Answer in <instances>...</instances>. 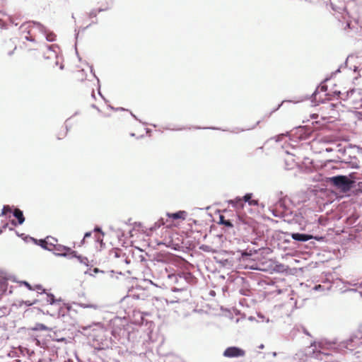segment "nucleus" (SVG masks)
<instances>
[{"instance_id":"nucleus-1","label":"nucleus","mask_w":362,"mask_h":362,"mask_svg":"<svg viewBox=\"0 0 362 362\" xmlns=\"http://www.w3.org/2000/svg\"><path fill=\"white\" fill-rule=\"evenodd\" d=\"M327 182L337 188L348 190L351 188L352 182L344 175H337L327 178Z\"/></svg>"},{"instance_id":"nucleus-2","label":"nucleus","mask_w":362,"mask_h":362,"mask_svg":"<svg viewBox=\"0 0 362 362\" xmlns=\"http://www.w3.org/2000/svg\"><path fill=\"white\" fill-rule=\"evenodd\" d=\"M245 355V351L236 346L228 347L223 352V356L227 358L243 357Z\"/></svg>"},{"instance_id":"nucleus-3","label":"nucleus","mask_w":362,"mask_h":362,"mask_svg":"<svg viewBox=\"0 0 362 362\" xmlns=\"http://www.w3.org/2000/svg\"><path fill=\"white\" fill-rule=\"evenodd\" d=\"M187 213L185 211H179L175 213H167L166 216L175 223H177L179 225V220L184 221L186 219Z\"/></svg>"},{"instance_id":"nucleus-4","label":"nucleus","mask_w":362,"mask_h":362,"mask_svg":"<svg viewBox=\"0 0 362 362\" xmlns=\"http://www.w3.org/2000/svg\"><path fill=\"white\" fill-rule=\"evenodd\" d=\"M55 250L57 251L61 252V254L64 256L69 254V255H71L72 257H77L78 259H79L81 260V262H83L82 257L81 256H77L76 252L71 250V249L70 247L63 246V245H58L55 247Z\"/></svg>"},{"instance_id":"nucleus-5","label":"nucleus","mask_w":362,"mask_h":362,"mask_svg":"<svg viewBox=\"0 0 362 362\" xmlns=\"http://www.w3.org/2000/svg\"><path fill=\"white\" fill-rule=\"evenodd\" d=\"M16 49V45L13 42H9L4 46V51L9 56L12 55Z\"/></svg>"},{"instance_id":"nucleus-6","label":"nucleus","mask_w":362,"mask_h":362,"mask_svg":"<svg viewBox=\"0 0 362 362\" xmlns=\"http://www.w3.org/2000/svg\"><path fill=\"white\" fill-rule=\"evenodd\" d=\"M292 238L295 240L298 241H308L312 238L311 235L301 233H293Z\"/></svg>"},{"instance_id":"nucleus-7","label":"nucleus","mask_w":362,"mask_h":362,"mask_svg":"<svg viewBox=\"0 0 362 362\" xmlns=\"http://www.w3.org/2000/svg\"><path fill=\"white\" fill-rule=\"evenodd\" d=\"M13 214V216L18 219V224L21 225L25 221L23 211L19 209H15Z\"/></svg>"},{"instance_id":"nucleus-8","label":"nucleus","mask_w":362,"mask_h":362,"mask_svg":"<svg viewBox=\"0 0 362 362\" xmlns=\"http://www.w3.org/2000/svg\"><path fill=\"white\" fill-rule=\"evenodd\" d=\"M86 73L83 69H80L74 72V78L78 81H83L86 78Z\"/></svg>"},{"instance_id":"nucleus-9","label":"nucleus","mask_w":362,"mask_h":362,"mask_svg":"<svg viewBox=\"0 0 362 362\" xmlns=\"http://www.w3.org/2000/svg\"><path fill=\"white\" fill-rule=\"evenodd\" d=\"M8 288V281L5 279H0V296H1Z\"/></svg>"},{"instance_id":"nucleus-10","label":"nucleus","mask_w":362,"mask_h":362,"mask_svg":"<svg viewBox=\"0 0 362 362\" xmlns=\"http://www.w3.org/2000/svg\"><path fill=\"white\" fill-rule=\"evenodd\" d=\"M122 254V250L118 248H114L110 252V255L115 258L120 257Z\"/></svg>"},{"instance_id":"nucleus-11","label":"nucleus","mask_w":362,"mask_h":362,"mask_svg":"<svg viewBox=\"0 0 362 362\" xmlns=\"http://www.w3.org/2000/svg\"><path fill=\"white\" fill-rule=\"evenodd\" d=\"M252 197L251 194H247L243 197V200L245 202H248L250 205H257V201L255 200H250Z\"/></svg>"},{"instance_id":"nucleus-12","label":"nucleus","mask_w":362,"mask_h":362,"mask_svg":"<svg viewBox=\"0 0 362 362\" xmlns=\"http://www.w3.org/2000/svg\"><path fill=\"white\" fill-rule=\"evenodd\" d=\"M165 222H166L165 227L167 228H171L173 227H177L178 226L177 223H175L172 221V219H170L168 217L165 219Z\"/></svg>"},{"instance_id":"nucleus-13","label":"nucleus","mask_w":362,"mask_h":362,"mask_svg":"<svg viewBox=\"0 0 362 362\" xmlns=\"http://www.w3.org/2000/svg\"><path fill=\"white\" fill-rule=\"evenodd\" d=\"M33 329L35 330V331H39V330H45V331H47V330H50L51 329H49L47 326L44 325L43 324L37 323L33 328Z\"/></svg>"},{"instance_id":"nucleus-14","label":"nucleus","mask_w":362,"mask_h":362,"mask_svg":"<svg viewBox=\"0 0 362 362\" xmlns=\"http://www.w3.org/2000/svg\"><path fill=\"white\" fill-rule=\"evenodd\" d=\"M220 223L227 227H233L232 223L229 220H226L223 216H220Z\"/></svg>"},{"instance_id":"nucleus-15","label":"nucleus","mask_w":362,"mask_h":362,"mask_svg":"<svg viewBox=\"0 0 362 362\" xmlns=\"http://www.w3.org/2000/svg\"><path fill=\"white\" fill-rule=\"evenodd\" d=\"M46 39L49 42H53L56 39V35L52 32H48L46 33Z\"/></svg>"},{"instance_id":"nucleus-16","label":"nucleus","mask_w":362,"mask_h":362,"mask_svg":"<svg viewBox=\"0 0 362 362\" xmlns=\"http://www.w3.org/2000/svg\"><path fill=\"white\" fill-rule=\"evenodd\" d=\"M66 134V128H64V127H62L59 129V132L57 135V139H63L64 137H65Z\"/></svg>"},{"instance_id":"nucleus-17","label":"nucleus","mask_w":362,"mask_h":362,"mask_svg":"<svg viewBox=\"0 0 362 362\" xmlns=\"http://www.w3.org/2000/svg\"><path fill=\"white\" fill-rule=\"evenodd\" d=\"M11 212V208L8 205L4 206L1 211L3 216L7 215L8 213Z\"/></svg>"},{"instance_id":"nucleus-18","label":"nucleus","mask_w":362,"mask_h":362,"mask_svg":"<svg viewBox=\"0 0 362 362\" xmlns=\"http://www.w3.org/2000/svg\"><path fill=\"white\" fill-rule=\"evenodd\" d=\"M165 223H166V222H165V218H161L159 220H158V221H156L155 223V227L159 228V227H160L162 226H165Z\"/></svg>"},{"instance_id":"nucleus-19","label":"nucleus","mask_w":362,"mask_h":362,"mask_svg":"<svg viewBox=\"0 0 362 362\" xmlns=\"http://www.w3.org/2000/svg\"><path fill=\"white\" fill-rule=\"evenodd\" d=\"M47 302L50 304L55 303L56 300L54 298V295H52V294L47 295Z\"/></svg>"},{"instance_id":"nucleus-20","label":"nucleus","mask_w":362,"mask_h":362,"mask_svg":"<svg viewBox=\"0 0 362 362\" xmlns=\"http://www.w3.org/2000/svg\"><path fill=\"white\" fill-rule=\"evenodd\" d=\"M40 245L42 247H44V248H45V249L50 250V249H49V248H48V247L47 246V242L46 240H40Z\"/></svg>"},{"instance_id":"nucleus-21","label":"nucleus","mask_w":362,"mask_h":362,"mask_svg":"<svg viewBox=\"0 0 362 362\" xmlns=\"http://www.w3.org/2000/svg\"><path fill=\"white\" fill-rule=\"evenodd\" d=\"M82 306L83 308H94V309L97 308V305H94V304H82Z\"/></svg>"},{"instance_id":"nucleus-22","label":"nucleus","mask_w":362,"mask_h":362,"mask_svg":"<svg viewBox=\"0 0 362 362\" xmlns=\"http://www.w3.org/2000/svg\"><path fill=\"white\" fill-rule=\"evenodd\" d=\"M28 35L25 36V39L27 40L34 41L35 39L33 37L32 35H30V30L28 31Z\"/></svg>"},{"instance_id":"nucleus-23","label":"nucleus","mask_w":362,"mask_h":362,"mask_svg":"<svg viewBox=\"0 0 362 362\" xmlns=\"http://www.w3.org/2000/svg\"><path fill=\"white\" fill-rule=\"evenodd\" d=\"M21 284L25 285L29 290H33L32 286L27 281H22Z\"/></svg>"},{"instance_id":"nucleus-24","label":"nucleus","mask_w":362,"mask_h":362,"mask_svg":"<svg viewBox=\"0 0 362 362\" xmlns=\"http://www.w3.org/2000/svg\"><path fill=\"white\" fill-rule=\"evenodd\" d=\"M0 27L1 28H6V23L4 22V20L2 19H0Z\"/></svg>"},{"instance_id":"nucleus-25","label":"nucleus","mask_w":362,"mask_h":362,"mask_svg":"<svg viewBox=\"0 0 362 362\" xmlns=\"http://www.w3.org/2000/svg\"><path fill=\"white\" fill-rule=\"evenodd\" d=\"M91 106H92L93 108H95V109H97L98 110H99V111H100V109H99L98 106L95 103H92V104H91Z\"/></svg>"},{"instance_id":"nucleus-26","label":"nucleus","mask_w":362,"mask_h":362,"mask_svg":"<svg viewBox=\"0 0 362 362\" xmlns=\"http://www.w3.org/2000/svg\"><path fill=\"white\" fill-rule=\"evenodd\" d=\"M29 28H30L29 25L23 24V25H21V28H25V30Z\"/></svg>"},{"instance_id":"nucleus-27","label":"nucleus","mask_w":362,"mask_h":362,"mask_svg":"<svg viewBox=\"0 0 362 362\" xmlns=\"http://www.w3.org/2000/svg\"><path fill=\"white\" fill-rule=\"evenodd\" d=\"M90 235H91V233L90 232H88V233H86L85 234L83 239H85V238H86L88 237H90Z\"/></svg>"},{"instance_id":"nucleus-28","label":"nucleus","mask_w":362,"mask_h":362,"mask_svg":"<svg viewBox=\"0 0 362 362\" xmlns=\"http://www.w3.org/2000/svg\"><path fill=\"white\" fill-rule=\"evenodd\" d=\"M9 20L11 23H14L16 25H18V23H15L11 17L9 18Z\"/></svg>"},{"instance_id":"nucleus-29","label":"nucleus","mask_w":362,"mask_h":362,"mask_svg":"<svg viewBox=\"0 0 362 362\" xmlns=\"http://www.w3.org/2000/svg\"><path fill=\"white\" fill-rule=\"evenodd\" d=\"M95 92H94V90L93 89L92 90V92H91V97L92 98H95Z\"/></svg>"},{"instance_id":"nucleus-30","label":"nucleus","mask_w":362,"mask_h":362,"mask_svg":"<svg viewBox=\"0 0 362 362\" xmlns=\"http://www.w3.org/2000/svg\"><path fill=\"white\" fill-rule=\"evenodd\" d=\"M93 272L96 274V273L99 272V269L98 268H95L93 269Z\"/></svg>"},{"instance_id":"nucleus-31","label":"nucleus","mask_w":362,"mask_h":362,"mask_svg":"<svg viewBox=\"0 0 362 362\" xmlns=\"http://www.w3.org/2000/svg\"><path fill=\"white\" fill-rule=\"evenodd\" d=\"M12 223H13V225H16V223H15V221H12Z\"/></svg>"}]
</instances>
